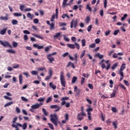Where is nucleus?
I'll list each match as a JSON object with an SVG mask.
<instances>
[{
    "mask_svg": "<svg viewBox=\"0 0 130 130\" xmlns=\"http://www.w3.org/2000/svg\"><path fill=\"white\" fill-rule=\"evenodd\" d=\"M118 33H119V30L117 29V30H116L114 31L113 35H117V34H118Z\"/></svg>",
    "mask_w": 130,
    "mask_h": 130,
    "instance_id": "obj_61",
    "label": "nucleus"
},
{
    "mask_svg": "<svg viewBox=\"0 0 130 130\" xmlns=\"http://www.w3.org/2000/svg\"><path fill=\"white\" fill-rule=\"evenodd\" d=\"M66 67H67V68H69V67H72V68L73 69H75V64H74V63H73L71 61L68 62Z\"/></svg>",
    "mask_w": 130,
    "mask_h": 130,
    "instance_id": "obj_11",
    "label": "nucleus"
},
{
    "mask_svg": "<svg viewBox=\"0 0 130 130\" xmlns=\"http://www.w3.org/2000/svg\"><path fill=\"white\" fill-rule=\"evenodd\" d=\"M81 44L83 47H84V46H86V40L82 39L81 40Z\"/></svg>",
    "mask_w": 130,
    "mask_h": 130,
    "instance_id": "obj_23",
    "label": "nucleus"
},
{
    "mask_svg": "<svg viewBox=\"0 0 130 130\" xmlns=\"http://www.w3.org/2000/svg\"><path fill=\"white\" fill-rule=\"evenodd\" d=\"M83 118H84V116H83V114H82V113H80L79 114H78V116H77L78 120L81 121V120H82Z\"/></svg>",
    "mask_w": 130,
    "mask_h": 130,
    "instance_id": "obj_14",
    "label": "nucleus"
},
{
    "mask_svg": "<svg viewBox=\"0 0 130 130\" xmlns=\"http://www.w3.org/2000/svg\"><path fill=\"white\" fill-rule=\"evenodd\" d=\"M47 59L49 60L50 63H52V61H54V58L52 57L51 54H48L47 56Z\"/></svg>",
    "mask_w": 130,
    "mask_h": 130,
    "instance_id": "obj_8",
    "label": "nucleus"
},
{
    "mask_svg": "<svg viewBox=\"0 0 130 130\" xmlns=\"http://www.w3.org/2000/svg\"><path fill=\"white\" fill-rule=\"evenodd\" d=\"M19 83L20 84V85H22V81H23V76H22V75H19Z\"/></svg>",
    "mask_w": 130,
    "mask_h": 130,
    "instance_id": "obj_21",
    "label": "nucleus"
},
{
    "mask_svg": "<svg viewBox=\"0 0 130 130\" xmlns=\"http://www.w3.org/2000/svg\"><path fill=\"white\" fill-rule=\"evenodd\" d=\"M33 47H35V48H37L38 49H43V48H44V46H39L37 44H34L33 45Z\"/></svg>",
    "mask_w": 130,
    "mask_h": 130,
    "instance_id": "obj_9",
    "label": "nucleus"
},
{
    "mask_svg": "<svg viewBox=\"0 0 130 130\" xmlns=\"http://www.w3.org/2000/svg\"><path fill=\"white\" fill-rule=\"evenodd\" d=\"M61 105L62 106H63V105H64L67 103L66 102V101H64V100H62V99H61Z\"/></svg>",
    "mask_w": 130,
    "mask_h": 130,
    "instance_id": "obj_50",
    "label": "nucleus"
},
{
    "mask_svg": "<svg viewBox=\"0 0 130 130\" xmlns=\"http://www.w3.org/2000/svg\"><path fill=\"white\" fill-rule=\"evenodd\" d=\"M55 17L56 19H58V9L57 8L55 9Z\"/></svg>",
    "mask_w": 130,
    "mask_h": 130,
    "instance_id": "obj_26",
    "label": "nucleus"
},
{
    "mask_svg": "<svg viewBox=\"0 0 130 130\" xmlns=\"http://www.w3.org/2000/svg\"><path fill=\"white\" fill-rule=\"evenodd\" d=\"M77 79H78V78H77V77L74 76V77L72 78V84H75V83H76V82H77Z\"/></svg>",
    "mask_w": 130,
    "mask_h": 130,
    "instance_id": "obj_20",
    "label": "nucleus"
},
{
    "mask_svg": "<svg viewBox=\"0 0 130 130\" xmlns=\"http://www.w3.org/2000/svg\"><path fill=\"white\" fill-rule=\"evenodd\" d=\"M63 39L65 41L69 42L70 41V39L67 37V35H63Z\"/></svg>",
    "mask_w": 130,
    "mask_h": 130,
    "instance_id": "obj_31",
    "label": "nucleus"
},
{
    "mask_svg": "<svg viewBox=\"0 0 130 130\" xmlns=\"http://www.w3.org/2000/svg\"><path fill=\"white\" fill-rule=\"evenodd\" d=\"M12 127H14L16 130H19V127L18 126H20V127H22L23 129H26L27 128V123H24L23 125L20 124V123H16V125L15 124H12Z\"/></svg>",
    "mask_w": 130,
    "mask_h": 130,
    "instance_id": "obj_2",
    "label": "nucleus"
},
{
    "mask_svg": "<svg viewBox=\"0 0 130 130\" xmlns=\"http://www.w3.org/2000/svg\"><path fill=\"white\" fill-rule=\"evenodd\" d=\"M85 53H86V51L85 50H83L81 54H80V58H83V57H84V55H85Z\"/></svg>",
    "mask_w": 130,
    "mask_h": 130,
    "instance_id": "obj_32",
    "label": "nucleus"
},
{
    "mask_svg": "<svg viewBox=\"0 0 130 130\" xmlns=\"http://www.w3.org/2000/svg\"><path fill=\"white\" fill-rule=\"evenodd\" d=\"M64 105L66 106V107L67 108H69V107H70L71 106V104L69 102H67Z\"/></svg>",
    "mask_w": 130,
    "mask_h": 130,
    "instance_id": "obj_57",
    "label": "nucleus"
},
{
    "mask_svg": "<svg viewBox=\"0 0 130 130\" xmlns=\"http://www.w3.org/2000/svg\"><path fill=\"white\" fill-rule=\"evenodd\" d=\"M61 34H60V32H57V34L54 35L53 36L54 39H56V38H58L59 40H60V39H59V38L61 37Z\"/></svg>",
    "mask_w": 130,
    "mask_h": 130,
    "instance_id": "obj_10",
    "label": "nucleus"
},
{
    "mask_svg": "<svg viewBox=\"0 0 130 130\" xmlns=\"http://www.w3.org/2000/svg\"><path fill=\"white\" fill-rule=\"evenodd\" d=\"M51 47H52L51 46H50L49 47H46L45 48V52H48L49 50V48H51Z\"/></svg>",
    "mask_w": 130,
    "mask_h": 130,
    "instance_id": "obj_44",
    "label": "nucleus"
},
{
    "mask_svg": "<svg viewBox=\"0 0 130 130\" xmlns=\"http://www.w3.org/2000/svg\"><path fill=\"white\" fill-rule=\"evenodd\" d=\"M78 26V19H72L70 22V28H77Z\"/></svg>",
    "mask_w": 130,
    "mask_h": 130,
    "instance_id": "obj_4",
    "label": "nucleus"
},
{
    "mask_svg": "<svg viewBox=\"0 0 130 130\" xmlns=\"http://www.w3.org/2000/svg\"><path fill=\"white\" fill-rule=\"evenodd\" d=\"M67 46L69 48H71V49H75V48H76V46H75L74 44H67Z\"/></svg>",
    "mask_w": 130,
    "mask_h": 130,
    "instance_id": "obj_18",
    "label": "nucleus"
},
{
    "mask_svg": "<svg viewBox=\"0 0 130 130\" xmlns=\"http://www.w3.org/2000/svg\"><path fill=\"white\" fill-rule=\"evenodd\" d=\"M75 45L77 49H80V45L77 43H75Z\"/></svg>",
    "mask_w": 130,
    "mask_h": 130,
    "instance_id": "obj_64",
    "label": "nucleus"
},
{
    "mask_svg": "<svg viewBox=\"0 0 130 130\" xmlns=\"http://www.w3.org/2000/svg\"><path fill=\"white\" fill-rule=\"evenodd\" d=\"M26 17L28 18V19H30V20H33V18H34V15L31 14L30 13H28L26 14Z\"/></svg>",
    "mask_w": 130,
    "mask_h": 130,
    "instance_id": "obj_13",
    "label": "nucleus"
},
{
    "mask_svg": "<svg viewBox=\"0 0 130 130\" xmlns=\"http://www.w3.org/2000/svg\"><path fill=\"white\" fill-rule=\"evenodd\" d=\"M13 15L15 17H21V16H22L21 13H14Z\"/></svg>",
    "mask_w": 130,
    "mask_h": 130,
    "instance_id": "obj_40",
    "label": "nucleus"
},
{
    "mask_svg": "<svg viewBox=\"0 0 130 130\" xmlns=\"http://www.w3.org/2000/svg\"><path fill=\"white\" fill-rule=\"evenodd\" d=\"M124 69H125V63H123L121 66V67L120 68V71H123Z\"/></svg>",
    "mask_w": 130,
    "mask_h": 130,
    "instance_id": "obj_25",
    "label": "nucleus"
},
{
    "mask_svg": "<svg viewBox=\"0 0 130 130\" xmlns=\"http://www.w3.org/2000/svg\"><path fill=\"white\" fill-rule=\"evenodd\" d=\"M91 29H92V25H90L88 26V27H87L88 32H90L91 31Z\"/></svg>",
    "mask_w": 130,
    "mask_h": 130,
    "instance_id": "obj_62",
    "label": "nucleus"
},
{
    "mask_svg": "<svg viewBox=\"0 0 130 130\" xmlns=\"http://www.w3.org/2000/svg\"><path fill=\"white\" fill-rule=\"evenodd\" d=\"M126 17H127V14H124L123 16L121 17V21H123L124 20H125V18H126Z\"/></svg>",
    "mask_w": 130,
    "mask_h": 130,
    "instance_id": "obj_51",
    "label": "nucleus"
},
{
    "mask_svg": "<svg viewBox=\"0 0 130 130\" xmlns=\"http://www.w3.org/2000/svg\"><path fill=\"white\" fill-rule=\"evenodd\" d=\"M8 30V28H5L3 29H2L0 31V34L1 35H5L6 33L7 32V30Z\"/></svg>",
    "mask_w": 130,
    "mask_h": 130,
    "instance_id": "obj_15",
    "label": "nucleus"
},
{
    "mask_svg": "<svg viewBox=\"0 0 130 130\" xmlns=\"http://www.w3.org/2000/svg\"><path fill=\"white\" fill-rule=\"evenodd\" d=\"M34 24H38L39 23V20L37 18H35L34 19Z\"/></svg>",
    "mask_w": 130,
    "mask_h": 130,
    "instance_id": "obj_52",
    "label": "nucleus"
},
{
    "mask_svg": "<svg viewBox=\"0 0 130 130\" xmlns=\"http://www.w3.org/2000/svg\"><path fill=\"white\" fill-rule=\"evenodd\" d=\"M86 24H89V22H90V16H87L85 20Z\"/></svg>",
    "mask_w": 130,
    "mask_h": 130,
    "instance_id": "obj_33",
    "label": "nucleus"
},
{
    "mask_svg": "<svg viewBox=\"0 0 130 130\" xmlns=\"http://www.w3.org/2000/svg\"><path fill=\"white\" fill-rule=\"evenodd\" d=\"M45 100V98H41L38 100L39 102H43Z\"/></svg>",
    "mask_w": 130,
    "mask_h": 130,
    "instance_id": "obj_47",
    "label": "nucleus"
},
{
    "mask_svg": "<svg viewBox=\"0 0 130 130\" xmlns=\"http://www.w3.org/2000/svg\"><path fill=\"white\" fill-rule=\"evenodd\" d=\"M24 8H25V6L23 5H21L20 6V11H24Z\"/></svg>",
    "mask_w": 130,
    "mask_h": 130,
    "instance_id": "obj_60",
    "label": "nucleus"
},
{
    "mask_svg": "<svg viewBox=\"0 0 130 130\" xmlns=\"http://www.w3.org/2000/svg\"><path fill=\"white\" fill-rule=\"evenodd\" d=\"M54 24L55 22H51V23L50 24V30H53V29H54Z\"/></svg>",
    "mask_w": 130,
    "mask_h": 130,
    "instance_id": "obj_19",
    "label": "nucleus"
},
{
    "mask_svg": "<svg viewBox=\"0 0 130 130\" xmlns=\"http://www.w3.org/2000/svg\"><path fill=\"white\" fill-rule=\"evenodd\" d=\"M119 86H120V88H121L123 90H126V88L123 84H120Z\"/></svg>",
    "mask_w": 130,
    "mask_h": 130,
    "instance_id": "obj_56",
    "label": "nucleus"
},
{
    "mask_svg": "<svg viewBox=\"0 0 130 130\" xmlns=\"http://www.w3.org/2000/svg\"><path fill=\"white\" fill-rule=\"evenodd\" d=\"M39 107H40V106L39 105V104H36L35 105H32L31 106V108H32V109H38V108H39Z\"/></svg>",
    "mask_w": 130,
    "mask_h": 130,
    "instance_id": "obj_12",
    "label": "nucleus"
},
{
    "mask_svg": "<svg viewBox=\"0 0 130 130\" xmlns=\"http://www.w3.org/2000/svg\"><path fill=\"white\" fill-rule=\"evenodd\" d=\"M109 83H110L109 87L110 88H113V81H112V80H110Z\"/></svg>",
    "mask_w": 130,
    "mask_h": 130,
    "instance_id": "obj_38",
    "label": "nucleus"
},
{
    "mask_svg": "<svg viewBox=\"0 0 130 130\" xmlns=\"http://www.w3.org/2000/svg\"><path fill=\"white\" fill-rule=\"evenodd\" d=\"M94 47H96V44L95 43H93L91 44L89 46V48H94Z\"/></svg>",
    "mask_w": 130,
    "mask_h": 130,
    "instance_id": "obj_42",
    "label": "nucleus"
},
{
    "mask_svg": "<svg viewBox=\"0 0 130 130\" xmlns=\"http://www.w3.org/2000/svg\"><path fill=\"white\" fill-rule=\"evenodd\" d=\"M118 66V63H115L112 67V70H115V68Z\"/></svg>",
    "mask_w": 130,
    "mask_h": 130,
    "instance_id": "obj_30",
    "label": "nucleus"
},
{
    "mask_svg": "<svg viewBox=\"0 0 130 130\" xmlns=\"http://www.w3.org/2000/svg\"><path fill=\"white\" fill-rule=\"evenodd\" d=\"M111 32V31L110 30H108L106 31L105 32V36H108V35H109V34H110Z\"/></svg>",
    "mask_w": 130,
    "mask_h": 130,
    "instance_id": "obj_46",
    "label": "nucleus"
},
{
    "mask_svg": "<svg viewBox=\"0 0 130 130\" xmlns=\"http://www.w3.org/2000/svg\"><path fill=\"white\" fill-rule=\"evenodd\" d=\"M105 63H107V66L106 67L105 63H102L101 64L102 69H106L107 71H108V70L110 69V66H111V64L109 63V60H107L106 61H105Z\"/></svg>",
    "mask_w": 130,
    "mask_h": 130,
    "instance_id": "obj_5",
    "label": "nucleus"
},
{
    "mask_svg": "<svg viewBox=\"0 0 130 130\" xmlns=\"http://www.w3.org/2000/svg\"><path fill=\"white\" fill-rule=\"evenodd\" d=\"M0 44L4 47H8H8H10V48H12V45H11L8 42H3V41L0 40Z\"/></svg>",
    "mask_w": 130,
    "mask_h": 130,
    "instance_id": "obj_6",
    "label": "nucleus"
},
{
    "mask_svg": "<svg viewBox=\"0 0 130 130\" xmlns=\"http://www.w3.org/2000/svg\"><path fill=\"white\" fill-rule=\"evenodd\" d=\"M50 117V121H51L55 126H57L58 123V117H57V115L55 113L51 114Z\"/></svg>",
    "mask_w": 130,
    "mask_h": 130,
    "instance_id": "obj_1",
    "label": "nucleus"
},
{
    "mask_svg": "<svg viewBox=\"0 0 130 130\" xmlns=\"http://www.w3.org/2000/svg\"><path fill=\"white\" fill-rule=\"evenodd\" d=\"M85 83V78L84 77L81 78V85H83Z\"/></svg>",
    "mask_w": 130,
    "mask_h": 130,
    "instance_id": "obj_59",
    "label": "nucleus"
},
{
    "mask_svg": "<svg viewBox=\"0 0 130 130\" xmlns=\"http://www.w3.org/2000/svg\"><path fill=\"white\" fill-rule=\"evenodd\" d=\"M81 112L80 113H81L82 114V116H86V114H85V112H84V107H81Z\"/></svg>",
    "mask_w": 130,
    "mask_h": 130,
    "instance_id": "obj_34",
    "label": "nucleus"
},
{
    "mask_svg": "<svg viewBox=\"0 0 130 130\" xmlns=\"http://www.w3.org/2000/svg\"><path fill=\"white\" fill-rule=\"evenodd\" d=\"M52 100V98L51 96L49 97L46 100V103H49Z\"/></svg>",
    "mask_w": 130,
    "mask_h": 130,
    "instance_id": "obj_49",
    "label": "nucleus"
},
{
    "mask_svg": "<svg viewBox=\"0 0 130 130\" xmlns=\"http://www.w3.org/2000/svg\"><path fill=\"white\" fill-rule=\"evenodd\" d=\"M12 45L14 48H16L18 46V43L16 42H13Z\"/></svg>",
    "mask_w": 130,
    "mask_h": 130,
    "instance_id": "obj_43",
    "label": "nucleus"
},
{
    "mask_svg": "<svg viewBox=\"0 0 130 130\" xmlns=\"http://www.w3.org/2000/svg\"><path fill=\"white\" fill-rule=\"evenodd\" d=\"M7 52H9V53H12L13 54H15L16 53V51L12 49H8L7 50Z\"/></svg>",
    "mask_w": 130,
    "mask_h": 130,
    "instance_id": "obj_28",
    "label": "nucleus"
},
{
    "mask_svg": "<svg viewBox=\"0 0 130 130\" xmlns=\"http://www.w3.org/2000/svg\"><path fill=\"white\" fill-rule=\"evenodd\" d=\"M12 24L13 25H17L18 24V21L16 19H13L12 21Z\"/></svg>",
    "mask_w": 130,
    "mask_h": 130,
    "instance_id": "obj_39",
    "label": "nucleus"
},
{
    "mask_svg": "<svg viewBox=\"0 0 130 130\" xmlns=\"http://www.w3.org/2000/svg\"><path fill=\"white\" fill-rule=\"evenodd\" d=\"M50 108L51 109H55V112H57V111H59V110H60V107H59V106H58L57 105H51L50 106Z\"/></svg>",
    "mask_w": 130,
    "mask_h": 130,
    "instance_id": "obj_7",
    "label": "nucleus"
},
{
    "mask_svg": "<svg viewBox=\"0 0 130 130\" xmlns=\"http://www.w3.org/2000/svg\"><path fill=\"white\" fill-rule=\"evenodd\" d=\"M49 87L52 88L53 90H55L56 89V85L53 84L52 82H50L49 84Z\"/></svg>",
    "mask_w": 130,
    "mask_h": 130,
    "instance_id": "obj_16",
    "label": "nucleus"
},
{
    "mask_svg": "<svg viewBox=\"0 0 130 130\" xmlns=\"http://www.w3.org/2000/svg\"><path fill=\"white\" fill-rule=\"evenodd\" d=\"M116 94V92H115V91L113 90V92L110 95V98H113L114 97H115Z\"/></svg>",
    "mask_w": 130,
    "mask_h": 130,
    "instance_id": "obj_35",
    "label": "nucleus"
},
{
    "mask_svg": "<svg viewBox=\"0 0 130 130\" xmlns=\"http://www.w3.org/2000/svg\"><path fill=\"white\" fill-rule=\"evenodd\" d=\"M0 19L1 20H3V21H8L9 20V17L8 16H5V17H1Z\"/></svg>",
    "mask_w": 130,
    "mask_h": 130,
    "instance_id": "obj_27",
    "label": "nucleus"
},
{
    "mask_svg": "<svg viewBox=\"0 0 130 130\" xmlns=\"http://www.w3.org/2000/svg\"><path fill=\"white\" fill-rule=\"evenodd\" d=\"M86 10H88L89 12H92V8L89 4L86 5Z\"/></svg>",
    "mask_w": 130,
    "mask_h": 130,
    "instance_id": "obj_36",
    "label": "nucleus"
},
{
    "mask_svg": "<svg viewBox=\"0 0 130 130\" xmlns=\"http://www.w3.org/2000/svg\"><path fill=\"white\" fill-rule=\"evenodd\" d=\"M38 71H46V69L45 68V67H44V68H39L38 69Z\"/></svg>",
    "mask_w": 130,
    "mask_h": 130,
    "instance_id": "obj_55",
    "label": "nucleus"
},
{
    "mask_svg": "<svg viewBox=\"0 0 130 130\" xmlns=\"http://www.w3.org/2000/svg\"><path fill=\"white\" fill-rule=\"evenodd\" d=\"M21 100H22V101H24V102H29V100L24 96H21Z\"/></svg>",
    "mask_w": 130,
    "mask_h": 130,
    "instance_id": "obj_37",
    "label": "nucleus"
},
{
    "mask_svg": "<svg viewBox=\"0 0 130 130\" xmlns=\"http://www.w3.org/2000/svg\"><path fill=\"white\" fill-rule=\"evenodd\" d=\"M33 36H35V37H37V38H39V39H41L42 40H43L44 39L43 37L40 36L39 35H36V34H33Z\"/></svg>",
    "mask_w": 130,
    "mask_h": 130,
    "instance_id": "obj_24",
    "label": "nucleus"
},
{
    "mask_svg": "<svg viewBox=\"0 0 130 130\" xmlns=\"http://www.w3.org/2000/svg\"><path fill=\"white\" fill-rule=\"evenodd\" d=\"M17 119H18V118L17 117H15L12 121L13 124H15L16 123V121H17Z\"/></svg>",
    "mask_w": 130,
    "mask_h": 130,
    "instance_id": "obj_53",
    "label": "nucleus"
},
{
    "mask_svg": "<svg viewBox=\"0 0 130 130\" xmlns=\"http://www.w3.org/2000/svg\"><path fill=\"white\" fill-rule=\"evenodd\" d=\"M118 85H116L114 87V90L113 91H115V92L116 93V92H117L118 91Z\"/></svg>",
    "mask_w": 130,
    "mask_h": 130,
    "instance_id": "obj_41",
    "label": "nucleus"
},
{
    "mask_svg": "<svg viewBox=\"0 0 130 130\" xmlns=\"http://www.w3.org/2000/svg\"><path fill=\"white\" fill-rule=\"evenodd\" d=\"M48 125H49V127L51 128V129H54V127H53V125L50 123H48Z\"/></svg>",
    "mask_w": 130,
    "mask_h": 130,
    "instance_id": "obj_45",
    "label": "nucleus"
},
{
    "mask_svg": "<svg viewBox=\"0 0 130 130\" xmlns=\"http://www.w3.org/2000/svg\"><path fill=\"white\" fill-rule=\"evenodd\" d=\"M95 57H99L100 59H102L103 57H104V55L100 54L99 53H97L95 54Z\"/></svg>",
    "mask_w": 130,
    "mask_h": 130,
    "instance_id": "obj_17",
    "label": "nucleus"
},
{
    "mask_svg": "<svg viewBox=\"0 0 130 130\" xmlns=\"http://www.w3.org/2000/svg\"><path fill=\"white\" fill-rule=\"evenodd\" d=\"M112 111L114 113H115L117 111V110H116V108L115 107H112Z\"/></svg>",
    "mask_w": 130,
    "mask_h": 130,
    "instance_id": "obj_63",
    "label": "nucleus"
},
{
    "mask_svg": "<svg viewBox=\"0 0 130 130\" xmlns=\"http://www.w3.org/2000/svg\"><path fill=\"white\" fill-rule=\"evenodd\" d=\"M60 81L62 87L66 88V84H67V82L66 81V78H64V74L62 72H60Z\"/></svg>",
    "mask_w": 130,
    "mask_h": 130,
    "instance_id": "obj_3",
    "label": "nucleus"
},
{
    "mask_svg": "<svg viewBox=\"0 0 130 130\" xmlns=\"http://www.w3.org/2000/svg\"><path fill=\"white\" fill-rule=\"evenodd\" d=\"M31 74L34 75H38V72L36 71H32L31 72Z\"/></svg>",
    "mask_w": 130,
    "mask_h": 130,
    "instance_id": "obj_54",
    "label": "nucleus"
},
{
    "mask_svg": "<svg viewBox=\"0 0 130 130\" xmlns=\"http://www.w3.org/2000/svg\"><path fill=\"white\" fill-rule=\"evenodd\" d=\"M14 104V102H13L12 101L7 103L4 105V107H8V106H10V105H12V104Z\"/></svg>",
    "mask_w": 130,
    "mask_h": 130,
    "instance_id": "obj_22",
    "label": "nucleus"
},
{
    "mask_svg": "<svg viewBox=\"0 0 130 130\" xmlns=\"http://www.w3.org/2000/svg\"><path fill=\"white\" fill-rule=\"evenodd\" d=\"M42 111H43L44 115H45L46 116H48V112L46 111V110H45V109L43 108L42 109Z\"/></svg>",
    "mask_w": 130,
    "mask_h": 130,
    "instance_id": "obj_29",
    "label": "nucleus"
},
{
    "mask_svg": "<svg viewBox=\"0 0 130 130\" xmlns=\"http://www.w3.org/2000/svg\"><path fill=\"white\" fill-rule=\"evenodd\" d=\"M113 125L114 128L116 129L117 128V122H113Z\"/></svg>",
    "mask_w": 130,
    "mask_h": 130,
    "instance_id": "obj_48",
    "label": "nucleus"
},
{
    "mask_svg": "<svg viewBox=\"0 0 130 130\" xmlns=\"http://www.w3.org/2000/svg\"><path fill=\"white\" fill-rule=\"evenodd\" d=\"M95 43H96V44H98L100 43V39L99 38L96 39L95 40Z\"/></svg>",
    "mask_w": 130,
    "mask_h": 130,
    "instance_id": "obj_58",
    "label": "nucleus"
}]
</instances>
